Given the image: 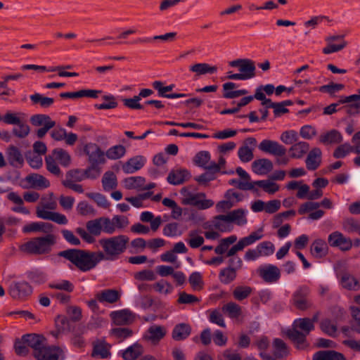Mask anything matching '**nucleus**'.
<instances>
[{
	"mask_svg": "<svg viewBox=\"0 0 360 360\" xmlns=\"http://www.w3.org/2000/svg\"><path fill=\"white\" fill-rule=\"evenodd\" d=\"M342 226L345 231L353 233L360 231V225L358 221L353 218L345 219L342 222Z\"/></svg>",
	"mask_w": 360,
	"mask_h": 360,
	"instance_id": "64",
	"label": "nucleus"
},
{
	"mask_svg": "<svg viewBox=\"0 0 360 360\" xmlns=\"http://www.w3.org/2000/svg\"><path fill=\"white\" fill-rule=\"evenodd\" d=\"M315 328L309 318L295 319L292 325V329L286 331L287 338H306Z\"/></svg>",
	"mask_w": 360,
	"mask_h": 360,
	"instance_id": "6",
	"label": "nucleus"
},
{
	"mask_svg": "<svg viewBox=\"0 0 360 360\" xmlns=\"http://www.w3.org/2000/svg\"><path fill=\"white\" fill-rule=\"evenodd\" d=\"M188 236L186 241L191 248H198L204 243L203 237L198 235L195 231H191Z\"/></svg>",
	"mask_w": 360,
	"mask_h": 360,
	"instance_id": "52",
	"label": "nucleus"
},
{
	"mask_svg": "<svg viewBox=\"0 0 360 360\" xmlns=\"http://www.w3.org/2000/svg\"><path fill=\"white\" fill-rule=\"evenodd\" d=\"M95 297L101 303L113 304L120 300V294L115 289H105L97 292Z\"/></svg>",
	"mask_w": 360,
	"mask_h": 360,
	"instance_id": "20",
	"label": "nucleus"
},
{
	"mask_svg": "<svg viewBox=\"0 0 360 360\" xmlns=\"http://www.w3.org/2000/svg\"><path fill=\"white\" fill-rule=\"evenodd\" d=\"M55 243L56 236L53 234H46L30 239L20 246V250L30 255H46L51 251V248Z\"/></svg>",
	"mask_w": 360,
	"mask_h": 360,
	"instance_id": "3",
	"label": "nucleus"
},
{
	"mask_svg": "<svg viewBox=\"0 0 360 360\" xmlns=\"http://www.w3.org/2000/svg\"><path fill=\"white\" fill-rule=\"evenodd\" d=\"M218 218L224 219L228 222H235L237 225L243 226L247 224L245 212L243 209L234 210L227 214L218 215Z\"/></svg>",
	"mask_w": 360,
	"mask_h": 360,
	"instance_id": "17",
	"label": "nucleus"
},
{
	"mask_svg": "<svg viewBox=\"0 0 360 360\" xmlns=\"http://www.w3.org/2000/svg\"><path fill=\"white\" fill-rule=\"evenodd\" d=\"M44 339H16L14 343V349L16 354L20 356H26L30 352V348L32 349V354L35 352V348L39 345V340Z\"/></svg>",
	"mask_w": 360,
	"mask_h": 360,
	"instance_id": "11",
	"label": "nucleus"
},
{
	"mask_svg": "<svg viewBox=\"0 0 360 360\" xmlns=\"http://www.w3.org/2000/svg\"><path fill=\"white\" fill-rule=\"evenodd\" d=\"M191 328L188 324L179 323L175 326L172 331V338H186L190 335Z\"/></svg>",
	"mask_w": 360,
	"mask_h": 360,
	"instance_id": "56",
	"label": "nucleus"
},
{
	"mask_svg": "<svg viewBox=\"0 0 360 360\" xmlns=\"http://www.w3.org/2000/svg\"><path fill=\"white\" fill-rule=\"evenodd\" d=\"M7 198L14 202L15 204L19 205V207H13L12 210L15 212H21L25 214H27L30 213L29 210L22 206L23 200L15 192H11L7 195Z\"/></svg>",
	"mask_w": 360,
	"mask_h": 360,
	"instance_id": "47",
	"label": "nucleus"
},
{
	"mask_svg": "<svg viewBox=\"0 0 360 360\" xmlns=\"http://www.w3.org/2000/svg\"><path fill=\"white\" fill-rule=\"evenodd\" d=\"M319 141L324 145L340 143L342 141V136L338 130L332 129L321 134Z\"/></svg>",
	"mask_w": 360,
	"mask_h": 360,
	"instance_id": "26",
	"label": "nucleus"
},
{
	"mask_svg": "<svg viewBox=\"0 0 360 360\" xmlns=\"http://www.w3.org/2000/svg\"><path fill=\"white\" fill-rule=\"evenodd\" d=\"M180 193L184 196L181 200V203L185 205H192L196 207L200 198H205V194L204 193L192 194L186 187L182 188Z\"/></svg>",
	"mask_w": 360,
	"mask_h": 360,
	"instance_id": "27",
	"label": "nucleus"
},
{
	"mask_svg": "<svg viewBox=\"0 0 360 360\" xmlns=\"http://www.w3.org/2000/svg\"><path fill=\"white\" fill-rule=\"evenodd\" d=\"M189 70L196 73L197 76L205 74H213L217 72V68L216 66H211L208 63H195L190 66Z\"/></svg>",
	"mask_w": 360,
	"mask_h": 360,
	"instance_id": "36",
	"label": "nucleus"
},
{
	"mask_svg": "<svg viewBox=\"0 0 360 360\" xmlns=\"http://www.w3.org/2000/svg\"><path fill=\"white\" fill-rule=\"evenodd\" d=\"M252 184L254 188L257 186L269 194H274L279 190V186L269 180L255 181H252Z\"/></svg>",
	"mask_w": 360,
	"mask_h": 360,
	"instance_id": "42",
	"label": "nucleus"
},
{
	"mask_svg": "<svg viewBox=\"0 0 360 360\" xmlns=\"http://www.w3.org/2000/svg\"><path fill=\"white\" fill-rule=\"evenodd\" d=\"M56 330L51 332V335L57 337L60 335H66L67 332L71 329L70 321L65 316H58L55 319Z\"/></svg>",
	"mask_w": 360,
	"mask_h": 360,
	"instance_id": "21",
	"label": "nucleus"
},
{
	"mask_svg": "<svg viewBox=\"0 0 360 360\" xmlns=\"http://www.w3.org/2000/svg\"><path fill=\"white\" fill-rule=\"evenodd\" d=\"M313 360H346L345 356L334 350L319 351L313 356Z\"/></svg>",
	"mask_w": 360,
	"mask_h": 360,
	"instance_id": "30",
	"label": "nucleus"
},
{
	"mask_svg": "<svg viewBox=\"0 0 360 360\" xmlns=\"http://www.w3.org/2000/svg\"><path fill=\"white\" fill-rule=\"evenodd\" d=\"M229 65L233 68H238L240 73L244 75L243 79L245 80L251 79L256 75L255 63L251 59H236L231 61Z\"/></svg>",
	"mask_w": 360,
	"mask_h": 360,
	"instance_id": "9",
	"label": "nucleus"
},
{
	"mask_svg": "<svg viewBox=\"0 0 360 360\" xmlns=\"http://www.w3.org/2000/svg\"><path fill=\"white\" fill-rule=\"evenodd\" d=\"M6 159L8 164L15 168H21L24 165V157L20 149L13 146H9L6 150Z\"/></svg>",
	"mask_w": 360,
	"mask_h": 360,
	"instance_id": "15",
	"label": "nucleus"
},
{
	"mask_svg": "<svg viewBox=\"0 0 360 360\" xmlns=\"http://www.w3.org/2000/svg\"><path fill=\"white\" fill-rule=\"evenodd\" d=\"M321 150L319 148H314L309 151L305 160L308 170L314 171L319 168L321 162Z\"/></svg>",
	"mask_w": 360,
	"mask_h": 360,
	"instance_id": "19",
	"label": "nucleus"
},
{
	"mask_svg": "<svg viewBox=\"0 0 360 360\" xmlns=\"http://www.w3.org/2000/svg\"><path fill=\"white\" fill-rule=\"evenodd\" d=\"M102 186L105 191L115 189L117 186V179L113 172H106L102 178Z\"/></svg>",
	"mask_w": 360,
	"mask_h": 360,
	"instance_id": "35",
	"label": "nucleus"
},
{
	"mask_svg": "<svg viewBox=\"0 0 360 360\" xmlns=\"http://www.w3.org/2000/svg\"><path fill=\"white\" fill-rule=\"evenodd\" d=\"M45 340H39V345L33 354L34 357L37 360H63V349L56 345H47Z\"/></svg>",
	"mask_w": 360,
	"mask_h": 360,
	"instance_id": "4",
	"label": "nucleus"
},
{
	"mask_svg": "<svg viewBox=\"0 0 360 360\" xmlns=\"http://www.w3.org/2000/svg\"><path fill=\"white\" fill-rule=\"evenodd\" d=\"M252 289L250 286H237L233 291V296L235 300L242 301L248 297L252 293Z\"/></svg>",
	"mask_w": 360,
	"mask_h": 360,
	"instance_id": "51",
	"label": "nucleus"
},
{
	"mask_svg": "<svg viewBox=\"0 0 360 360\" xmlns=\"http://www.w3.org/2000/svg\"><path fill=\"white\" fill-rule=\"evenodd\" d=\"M309 149V144L305 141L295 143L290 148V157L300 159L306 154Z\"/></svg>",
	"mask_w": 360,
	"mask_h": 360,
	"instance_id": "34",
	"label": "nucleus"
},
{
	"mask_svg": "<svg viewBox=\"0 0 360 360\" xmlns=\"http://www.w3.org/2000/svg\"><path fill=\"white\" fill-rule=\"evenodd\" d=\"M176 36V32H168L162 35L154 36L153 37L139 38L136 40V43L148 44L153 43L154 41L160 39L162 41H172Z\"/></svg>",
	"mask_w": 360,
	"mask_h": 360,
	"instance_id": "48",
	"label": "nucleus"
},
{
	"mask_svg": "<svg viewBox=\"0 0 360 360\" xmlns=\"http://www.w3.org/2000/svg\"><path fill=\"white\" fill-rule=\"evenodd\" d=\"M58 256L70 261L82 272H87L95 269L101 262L96 251L83 249H68L60 251Z\"/></svg>",
	"mask_w": 360,
	"mask_h": 360,
	"instance_id": "1",
	"label": "nucleus"
},
{
	"mask_svg": "<svg viewBox=\"0 0 360 360\" xmlns=\"http://www.w3.org/2000/svg\"><path fill=\"white\" fill-rule=\"evenodd\" d=\"M260 257L269 256L274 252V245L270 241H264L260 243L257 246Z\"/></svg>",
	"mask_w": 360,
	"mask_h": 360,
	"instance_id": "63",
	"label": "nucleus"
},
{
	"mask_svg": "<svg viewBox=\"0 0 360 360\" xmlns=\"http://www.w3.org/2000/svg\"><path fill=\"white\" fill-rule=\"evenodd\" d=\"M101 219V217L94 220H90L86 222V229L93 236H98L103 231L102 223Z\"/></svg>",
	"mask_w": 360,
	"mask_h": 360,
	"instance_id": "53",
	"label": "nucleus"
},
{
	"mask_svg": "<svg viewBox=\"0 0 360 360\" xmlns=\"http://www.w3.org/2000/svg\"><path fill=\"white\" fill-rule=\"evenodd\" d=\"M188 281L192 288L195 290H200L203 288L202 276L199 272L192 273L189 276Z\"/></svg>",
	"mask_w": 360,
	"mask_h": 360,
	"instance_id": "61",
	"label": "nucleus"
},
{
	"mask_svg": "<svg viewBox=\"0 0 360 360\" xmlns=\"http://www.w3.org/2000/svg\"><path fill=\"white\" fill-rule=\"evenodd\" d=\"M272 169V162L266 158L256 160L252 163V169L257 174L265 175Z\"/></svg>",
	"mask_w": 360,
	"mask_h": 360,
	"instance_id": "23",
	"label": "nucleus"
},
{
	"mask_svg": "<svg viewBox=\"0 0 360 360\" xmlns=\"http://www.w3.org/2000/svg\"><path fill=\"white\" fill-rule=\"evenodd\" d=\"M72 68L71 65H67V66H56L53 67L50 69H47L46 66L44 65H37V70L44 72V71H49V72H55L60 70L58 72V75L60 77H77L79 74L77 72H66V71H61L64 69H70Z\"/></svg>",
	"mask_w": 360,
	"mask_h": 360,
	"instance_id": "45",
	"label": "nucleus"
},
{
	"mask_svg": "<svg viewBox=\"0 0 360 360\" xmlns=\"http://www.w3.org/2000/svg\"><path fill=\"white\" fill-rule=\"evenodd\" d=\"M257 140L254 137H248L245 140L244 146L240 147L238 151V155L241 162H248L253 159L252 150L248 147V145L255 146Z\"/></svg>",
	"mask_w": 360,
	"mask_h": 360,
	"instance_id": "16",
	"label": "nucleus"
},
{
	"mask_svg": "<svg viewBox=\"0 0 360 360\" xmlns=\"http://www.w3.org/2000/svg\"><path fill=\"white\" fill-rule=\"evenodd\" d=\"M93 356L98 355L101 358L105 359L110 355V345L105 342L103 340L94 341L93 342Z\"/></svg>",
	"mask_w": 360,
	"mask_h": 360,
	"instance_id": "32",
	"label": "nucleus"
},
{
	"mask_svg": "<svg viewBox=\"0 0 360 360\" xmlns=\"http://www.w3.org/2000/svg\"><path fill=\"white\" fill-rule=\"evenodd\" d=\"M129 238L126 235H117L98 240L102 250L96 251L101 261H115L123 255L128 247Z\"/></svg>",
	"mask_w": 360,
	"mask_h": 360,
	"instance_id": "2",
	"label": "nucleus"
},
{
	"mask_svg": "<svg viewBox=\"0 0 360 360\" xmlns=\"http://www.w3.org/2000/svg\"><path fill=\"white\" fill-rule=\"evenodd\" d=\"M143 352V347L141 344L136 342L123 351L122 357L124 360H136Z\"/></svg>",
	"mask_w": 360,
	"mask_h": 360,
	"instance_id": "29",
	"label": "nucleus"
},
{
	"mask_svg": "<svg viewBox=\"0 0 360 360\" xmlns=\"http://www.w3.org/2000/svg\"><path fill=\"white\" fill-rule=\"evenodd\" d=\"M328 241L331 247H338L342 251H349L353 243L349 238H346L342 233L335 231L328 236Z\"/></svg>",
	"mask_w": 360,
	"mask_h": 360,
	"instance_id": "14",
	"label": "nucleus"
},
{
	"mask_svg": "<svg viewBox=\"0 0 360 360\" xmlns=\"http://www.w3.org/2000/svg\"><path fill=\"white\" fill-rule=\"evenodd\" d=\"M340 331L346 337L351 336L353 332L360 334V321H350L349 326H342Z\"/></svg>",
	"mask_w": 360,
	"mask_h": 360,
	"instance_id": "59",
	"label": "nucleus"
},
{
	"mask_svg": "<svg viewBox=\"0 0 360 360\" xmlns=\"http://www.w3.org/2000/svg\"><path fill=\"white\" fill-rule=\"evenodd\" d=\"M84 153L88 157L91 171H96L98 173V166L105 162V153L94 143H88L84 146Z\"/></svg>",
	"mask_w": 360,
	"mask_h": 360,
	"instance_id": "5",
	"label": "nucleus"
},
{
	"mask_svg": "<svg viewBox=\"0 0 360 360\" xmlns=\"http://www.w3.org/2000/svg\"><path fill=\"white\" fill-rule=\"evenodd\" d=\"M45 162L47 170L51 174L59 176L61 174V170L56 163V160L51 155H49L45 158Z\"/></svg>",
	"mask_w": 360,
	"mask_h": 360,
	"instance_id": "62",
	"label": "nucleus"
},
{
	"mask_svg": "<svg viewBox=\"0 0 360 360\" xmlns=\"http://www.w3.org/2000/svg\"><path fill=\"white\" fill-rule=\"evenodd\" d=\"M26 181L31 187L34 188H46L50 186V183L44 176L38 174H32L26 177Z\"/></svg>",
	"mask_w": 360,
	"mask_h": 360,
	"instance_id": "31",
	"label": "nucleus"
},
{
	"mask_svg": "<svg viewBox=\"0 0 360 360\" xmlns=\"http://www.w3.org/2000/svg\"><path fill=\"white\" fill-rule=\"evenodd\" d=\"M32 292L31 285L26 281L13 282L9 288L11 296L16 300H25Z\"/></svg>",
	"mask_w": 360,
	"mask_h": 360,
	"instance_id": "10",
	"label": "nucleus"
},
{
	"mask_svg": "<svg viewBox=\"0 0 360 360\" xmlns=\"http://www.w3.org/2000/svg\"><path fill=\"white\" fill-rule=\"evenodd\" d=\"M258 148L265 153L274 156H283L286 153V148L278 142L269 139H264L258 146Z\"/></svg>",
	"mask_w": 360,
	"mask_h": 360,
	"instance_id": "12",
	"label": "nucleus"
},
{
	"mask_svg": "<svg viewBox=\"0 0 360 360\" xmlns=\"http://www.w3.org/2000/svg\"><path fill=\"white\" fill-rule=\"evenodd\" d=\"M262 228L258 229L257 231L252 232L249 236L240 238L238 241L242 248L244 249L245 247L252 245L256 241L260 240L263 237Z\"/></svg>",
	"mask_w": 360,
	"mask_h": 360,
	"instance_id": "44",
	"label": "nucleus"
},
{
	"mask_svg": "<svg viewBox=\"0 0 360 360\" xmlns=\"http://www.w3.org/2000/svg\"><path fill=\"white\" fill-rule=\"evenodd\" d=\"M30 100L34 104L39 103L42 108H49L54 103L53 98L44 96L38 93L31 95Z\"/></svg>",
	"mask_w": 360,
	"mask_h": 360,
	"instance_id": "55",
	"label": "nucleus"
},
{
	"mask_svg": "<svg viewBox=\"0 0 360 360\" xmlns=\"http://www.w3.org/2000/svg\"><path fill=\"white\" fill-rule=\"evenodd\" d=\"M259 276L268 283L277 282L281 277L280 269L275 265L266 264L258 268Z\"/></svg>",
	"mask_w": 360,
	"mask_h": 360,
	"instance_id": "13",
	"label": "nucleus"
},
{
	"mask_svg": "<svg viewBox=\"0 0 360 360\" xmlns=\"http://www.w3.org/2000/svg\"><path fill=\"white\" fill-rule=\"evenodd\" d=\"M103 99L105 101L101 104H95V108L98 110H109L114 109L117 107L118 103L113 95H105L103 96Z\"/></svg>",
	"mask_w": 360,
	"mask_h": 360,
	"instance_id": "50",
	"label": "nucleus"
},
{
	"mask_svg": "<svg viewBox=\"0 0 360 360\" xmlns=\"http://www.w3.org/2000/svg\"><path fill=\"white\" fill-rule=\"evenodd\" d=\"M237 87L236 83L229 82L223 84V97L224 98L231 99L238 98L241 96H244L248 94V91L246 89H240L236 91H231Z\"/></svg>",
	"mask_w": 360,
	"mask_h": 360,
	"instance_id": "25",
	"label": "nucleus"
},
{
	"mask_svg": "<svg viewBox=\"0 0 360 360\" xmlns=\"http://www.w3.org/2000/svg\"><path fill=\"white\" fill-rule=\"evenodd\" d=\"M146 180L141 176H131L124 179V187L127 189H140L143 187Z\"/></svg>",
	"mask_w": 360,
	"mask_h": 360,
	"instance_id": "49",
	"label": "nucleus"
},
{
	"mask_svg": "<svg viewBox=\"0 0 360 360\" xmlns=\"http://www.w3.org/2000/svg\"><path fill=\"white\" fill-rule=\"evenodd\" d=\"M222 312L232 319H237L242 315L241 307L233 302H229L221 307Z\"/></svg>",
	"mask_w": 360,
	"mask_h": 360,
	"instance_id": "33",
	"label": "nucleus"
},
{
	"mask_svg": "<svg viewBox=\"0 0 360 360\" xmlns=\"http://www.w3.org/2000/svg\"><path fill=\"white\" fill-rule=\"evenodd\" d=\"M91 171L88 167L86 169H72L67 173V179L75 181H82L86 179H95L97 175H91Z\"/></svg>",
	"mask_w": 360,
	"mask_h": 360,
	"instance_id": "28",
	"label": "nucleus"
},
{
	"mask_svg": "<svg viewBox=\"0 0 360 360\" xmlns=\"http://www.w3.org/2000/svg\"><path fill=\"white\" fill-rule=\"evenodd\" d=\"M210 158V153L208 151L202 150L196 153L194 156L193 162L195 165L208 170V167H210L208 163Z\"/></svg>",
	"mask_w": 360,
	"mask_h": 360,
	"instance_id": "41",
	"label": "nucleus"
},
{
	"mask_svg": "<svg viewBox=\"0 0 360 360\" xmlns=\"http://www.w3.org/2000/svg\"><path fill=\"white\" fill-rule=\"evenodd\" d=\"M320 328L321 331L328 335L335 336L338 335V327L335 322L329 319H324L320 323Z\"/></svg>",
	"mask_w": 360,
	"mask_h": 360,
	"instance_id": "39",
	"label": "nucleus"
},
{
	"mask_svg": "<svg viewBox=\"0 0 360 360\" xmlns=\"http://www.w3.org/2000/svg\"><path fill=\"white\" fill-rule=\"evenodd\" d=\"M146 162V159L141 155H137L128 160L123 165L122 170L126 174H132L141 169Z\"/></svg>",
	"mask_w": 360,
	"mask_h": 360,
	"instance_id": "18",
	"label": "nucleus"
},
{
	"mask_svg": "<svg viewBox=\"0 0 360 360\" xmlns=\"http://www.w3.org/2000/svg\"><path fill=\"white\" fill-rule=\"evenodd\" d=\"M310 252L314 257L322 258L328 254V247L324 240L318 238L311 243Z\"/></svg>",
	"mask_w": 360,
	"mask_h": 360,
	"instance_id": "24",
	"label": "nucleus"
},
{
	"mask_svg": "<svg viewBox=\"0 0 360 360\" xmlns=\"http://www.w3.org/2000/svg\"><path fill=\"white\" fill-rule=\"evenodd\" d=\"M110 316L115 323L119 326L127 324L131 320V314L127 310L112 311Z\"/></svg>",
	"mask_w": 360,
	"mask_h": 360,
	"instance_id": "46",
	"label": "nucleus"
},
{
	"mask_svg": "<svg viewBox=\"0 0 360 360\" xmlns=\"http://www.w3.org/2000/svg\"><path fill=\"white\" fill-rule=\"evenodd\" d=\"M86 196L93 200L98 207L107 209L110 206V203L105 195L99 193H86Z\"/></svg>",
	"mask_w": 360,
	"mask_h": 360,
	"instance_id": "54",
	"label": "nucleus"
},
{
	"mask_svg": "<svg viewBox=\"0 0 360 360\" xmlns=\"http://www.w3.org/2000/svg\"><path fill=\"white\" fill-rule=\"evenodd\" d=\"M310 289L307 285L300 286L292 294L291 302L293 306L301 311H306L312 307L309 298Z\"/></svg>",
	"mask_w": 360,
	"mask_h": 360,
	"instance_id": "7",
	"label": "nucleus"
},
{
	"mask_svg": "<svg viewBox=\"0 0 360 360\" xmlns=\"http://www.w3.org/2000/svg\"><path fill=\"white\" fill-rule=\"evenodd\" d=\"M56 161H58L63 167H68L71 162L69 153L63 148L54 149L51 155Z\"/></svg>",
	"mask_w": 360,
	"mask_h": 360,
	"instance_id": "37",
	"label": "nucleus"
},
{
	"mask_svg": "<svg viewBox=\"0 0 360 360\" xmlns=\"http://www.w3.org/2000/svg\"><path fill=\"white\" fill-rule=\"evenodd\" d=\"M126 148L122 145H115L109 148L105 153V156L110 160H118L126 154Z\"/></svg>",
	"mask_w": 360,
	"mask_h": 360,
	"instance_id": "40",
	"label": "nucleus"
},
{
	"mask_svg": "<svg viewBox=\"0 0 360 360\" xmlns=\"http://www.w3.org/2000/svg\"><path fill=\"white\" fill-rule=\"evenodd\" d=\"M30 123L34 127H42L36 131L39 139H43L47 132L56 126V122L52 120L51 117L45 114H36L30 117Z\"/></svg>",
	"mask_w": 360,
	"mask_h": 360,
	"instance_id": "8",
	"label": "nucleus"
},
{
	"mask_svg": "<svg viewBox=\"0 0 360 360\" xmlns=\"http://www.w3.org/2000/svg\"><path fill=\"white\" fill-rule=\"evenodd\" d=\"M219 280L224 284L231 283L236 277V271L229 267L224 268L220 271Z\"/></svg>",
	"mask_w": 360,
	"mask_h": 360,
	"instance_id": "60",
	"label": "nucleus"
},
{
	"mask_svg": "<svg viewBox=\"0 0 360 360\" xmlns=\"http://www.w3.org/2000/svg\"><path fill=\"white\" fill-rule=\"evenodd\" d=\"M343 288L349 290H357L359 288V281L348 273H344L340 279Z\"/></svg>",
	"mask_w": 360,
	"mask_h": 360,
	"instance_id": "38",
	"label": "nucleus"
},
{
	"mask_svg": "<svg viewBox=\"0 0 360 360\" xmlns=\"http://www.w3.org/2000/svg\"><path fill=\"white\" fill-rule=\"evenodd\" d=\"M344 87V84L330 82L328 84L323 85L319 87H314V91H319L322 93H328L333 95L335 92L342 90Z\"/></svg>",
	"mask_w": 360,
	"mask_h": 360,
	"instance_id": "57",
	"label": "nucleus"
},
{
	"mask_svg": "<svg viewBox=\"0 0 360 360\" xmlns=\"http://www.w3.org/2000/svg\"><path fill=\"white\" fill-rule=\"evenodd\" d=\"M236 240L237 236L236 235L222 238L219 241V244L214 248L215 253L220 255L224 254L229 250V246L233 244Z\"/></svg>",
	"mask_w": 360,
	"mask_h": 360,
	"instance_id": "43",
	"label": "nucleus"
},
{
	"mask_svg": "<svg viewBox=\"0 0 360 360\" xmlns=\"http://www.w3.org/2000/svg\"><path fill=\"white\" fill-rule=\"evenodd\" d=\"M190 174L186 169L172 170L167 176V181L172 185L184 184L190 179Z\"/></svg>",
	"mask_w": 360,
	"mask_h": 360,
	"instance_id": "22",
	"label": "nucleus"
},
{
	"mask_svg": "<svg viewBox=\"0 0 360 360\" xmlns=\"http://www.w3.org/2000/svg\"><path fill=\"white\" fill-rule=\"evenodd\" d=\"M49 287L51 289L63 290L67 292H72L75 289L73 283L68 280H61L56 283H51L49 285Z\"/></svg>",
	"mask_w": 360,
	"mask_h": 360,
	"instance_id": "58",
	"label": "nucleus"
}]
</instances>
